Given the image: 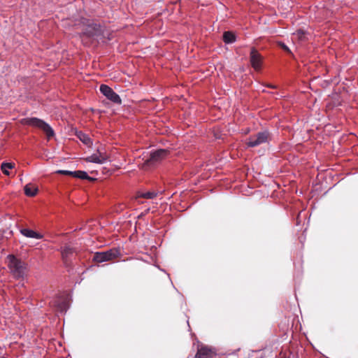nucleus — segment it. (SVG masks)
Segmentation results:
<instances>
[{"label": "nucleus", "mask_w": 358, "mask_h": 358, "mask_svg": "<svg viewBox=\"0 0 358 358\" xmlns=\"http://www.w3.org/2000/svg\"><path fill=\"white\" fill-rule=\"evenodd\" d=\"M8 267L10 271L16 279H23L26 277L28 268L27 264L13 255H8L7 257Z\"/></svg>", "instance_id": "f257e3e1"}, {"label": "nucleus", "mask_w": 358, "mask_h": 358, "mask_svg": "<svg viewBox=\"0 0 358 358\" xmlns=\"http://www.w3.org/2000/svg\"><path fill=\"white\" fill-rule=\"evenodd\" d=\"M80 36L83 42L85 43H88L87 40L99 41L104 38L103 30L100 24H89L85 27Z\"/></svg>", "instance_id": "f03ea898"}, {"label": "nucleus", "mask_w": 358, "mask_h": 358, "mask_svg": "<svg viewBox=\"0 0 358 358\" xmlns=\"http://www.w3.org/2000/svg\"><path fill=\"white\" fill-rule=\"evenodd\" d=\"M24 123L29 126L41 129L47 136L48 138L52 137L55 134L52 127L43 120L37 117L26 118L24 120Z\"/></svg>", "instance_id": "7ed1b4c3"}, {"label": "nucleus", "mask_w": 358, "mask_h": 358, "mask_svg": "<svg viewBox=\"0 0 358 358\" xmlns=\"http://www.w3.org/2000/svg\"><path fill=\"white\" fill-rule=\"evenodd\" d=\"M168 153L169 151L166 149H159L150 152L149 157L145 160L143 168L147 169L157 165L167 156Z\"/></svg>", "instance_id": "20e7f679"}, {"label": "nucleus", "mask_w": 358, "mask_h": 358, "mask_svg": "<svg viewBox=\"0 0 358 358\" xmlns=\"http://www.w3.org/2000/svg\"><path fill=\"white\" fill-rule=\"evenodd\" d=\"M271 139V135L268 130H264L250 136L247 142L250 148L259 146L263 143H268Z\"/></svg>", "instance_id": "39448f33"}, {"label": "nucleus", "mask_w": 358, "mask_h": 358, "mask_svg": "<svg viewBox=\"0 0 358 358\" xmlns=\"http://www.w3.org/2000/svg\"><path fill=\"white\" fill-rule=\"evenodd\" d=\"M120 255V251L117 248H112L105 252H96L92 258L94 262L102 263Z\"/></svg>", "instance_id": "423d86ee"}, {"label": "nucleus", "mask_w": 358, "mask_h": 358, "mask_svg": "<svg viewBox=\"0 0 358 358\" xmlns=\"http://www.w3.org/2000/svg\"><path fill=\"white\" fill-rule=\"evenodd\" d=\"M108 160V156L104 150L103 148H99L96 152L92 155L85 158L87 162H92L99 164L106 163Z\"/></svg>", "instance_id": "0eeeda50"}, {"label": "nucleus", "mask_w": 358, "mask_h": 358, "mask_svg": "<svg viewBox=\"0 0 358 358\" xmlns=\"http://www.w3.org/2000/svg\"><path fill=\"white\" fill-rule=\"evenodd\" d=\"M99 90L108 100L116 104H121L122 100L120 96L109 86L102 84Z\"/></svg>", "instance_id": "6e6552de"}, {"label": "nucleus", "mask_w": 358, "mask_h": 358, "mask_svg": "<svg viewBox=\"0 0 358 358\" xmlns=\"http://www.w3.org/2000/svg\"><path fill=\"white\" fill-rule=\"evenodd\" d=\"M50 303L53 306L56 307L57 310L60 313L66 312L69 308L67 297L65 296H57L52 299Z\"/></svg>", "instance_id": "1a4fd4ad"}, {"label": "nucleus", "mask_w": 358, "mask_h": 358, "mask_svg": "<svg viewBox=\"0 0 358 358\" xmlns=\"http://www.w3.org/2000/svg\"><path fill=\"white\" fill-rule=\"evenodd\" d=\"M262 56L255 48L250 50V63L252 66L256 70L259 71L262 66Z\"/></svg>", "instance_id": "9d476101"}, {"label": "nucleus", "mask_w": 358, "mask_h": 358, "mask_svg": "<svg viewBox=\"0 0 358 358\" xmlns=\"http://www.w3.org/2000/svg\"><path fill=\"white\" fill-rule=\"evenodd\" d=\"M62 259L66 264L71 259L76 252L75 250L69 245H64L60 249Z\"/></svg>", "instance_id": "9b49d317"}, {"label": "nucleus", "mask_w": 358, "mask_h": 358, "mask_svg": "<svg viewBox=\"0 0 358 358\" xmlns=\"http://www.w3.org/2000/svg\"><path fill=\"white\" fill-rule=\"evenodd\" d=\"M215 354L206 347L198 350L194 358H214Z\"/></svg>", "instance_id": "f8f14e48"}, {"label": "nucleus", "mask_w": 358, "mask_h": 358, "mask_svg": "<svg viewBox=\"0 0 358 358\" xmlns=\"http://www.w3.org/2000/svg\"><path fill=\"white\" fill-rule=\"evenodd\" d=\"M21 234L27 238H36V239H41L43 238V235L40 233H38L32 229L24 228L21 229L20 230Z\"/></svg>", "instance_id": "ddd939ff"}, {"label": "nucleus", "mask_w": 358, "mask_h": 358, "mask_svg": "<svg viewBox=\"0 0 358 358\" xmlns=\"http://www.w3.org/2000/svg\"><path fill=\"white\" fill-rule=\"evenodd\" d=\"M24 194L28 196H34L38 192V188L31 184H27L24 187Z\"/></svg>", "instance_id": "4468645a"}, {"label": "nucleus", "mask_w": 358, "mask_h": 358, "mask_svg": "<svg viewBox=\"0 0 358 358\" xmlns=\"http://www.w3.org/2000/svg\"><path fill=\"white\" fill-rule=\"evenodd\" d=\"M236 36L231 31H224L223 34V41L225 43H233L236 41Z\"/></svg>", "instance_id": "2eb2a0df"}, {"label": "nucleus", "mask_w": 358, "mask_h": 358, "mask_svg": "<svg viewBox=\"0 0 358 358\" xmlns=\"http://www.w3.org/2000/svg\"><path fill=\"white\" fill-rule=\"evenodd\" d=\"M77 136L85 145L90 146L92 144V140L87 134L79 131Z\"/></svg>", "instance_id": "dca6fc26"}, {"label": "nucleus", "mask_w": 358, "mask_h": 358, "mask_svg": "<svg viewBox=\"0 0 358 358\" xmlns=\"http://www.w3.org/2000/svg\"><path fill=\"white\" fill-rule=\"evenodd\" d=\"M74 178L80 179H85L88 180H94L95 179L88 176L87 173L84 171H74Z\"/></svg>", "instance_id": "f3484780"}, {"label": "nucleus", "mask_w": 358, "mask_h": 358, "mask_svg": "<svg viewBox=\"0 0 358 358\" xmlns=\"http://www.w3.org/2000/svg\"><path fill=\"white\" fill-rule=\"evenodd\" d=\"M14 167L15 164L13 163L9 162H3L1 165V169L2 172L6 176H9L10 174L8 170L13 169Z\"/></svg>", "instance_id": "a211bd4d"}, {"label": "nucleus", "mask_w": 358, "mask_h": 358, "mask_svg": "<svg viewBox=\"0 0 358 358\" xmlns=\"http://www.w3.org/2000/svg\"><path fill=\"white\" fill-rule=\"evenodd\" d=\"M157 194L158 193L156 192H146L139 193L138 196L148 199H152L155 198L157 196Z\"/></svg>", "instance_id": "6ab92c4d"}, {"label": "nucleus", "mask_w": 358, "mask_h": 358, "mask_svg": "<svg viewBox=\"0 0 358 358\" xmlns=\"http://www.w3.org/2000/svg\"><path fill=\"white\" fill-rule=\"evenodd\" d=\"M57 173L62 175L72 176L73 177L74 176V171H71L58 170Z\"/></svg>", "instance_id": "aec40b11"}, {"label": "nucleus", "mask_w": 358, "mask_h": 358, "mask_svg": "<svg viewBox=\"0 0 358 358\" xmlns=\"http://www.w3.org/2000/svg\"><path fill=\"white\" fill-rule=\"evenodd\" d=\"M281 47H282V48L285 51H286V52H291V51H290L289 48H288L285 44H284V43H283V44H282V45H281Z\"/></svg>", "instance_id": "412c9836"}, {"label": "nucleus", "mask_w": 358, "mask_h": 358, "mask_svg": "<svg viewBox=\"0 0 358 358\" xmlns=\"http://www.w3.org/2000/svg\"><path fill=\"white\" fill-rule=\"evenodd\" d=\"M303 34H304V32L302 30L297 31V34L299 35V37H301Z\"/></svg>", "instance_id": "4be33fe9"}, {"label": "nucleus", "mask_w": 358, "mask_h": 358, "mask_svg": "<svg viewBox=\"0 0 358 358\" xmlns=\"http://www.w3.org/2000/svg\"><path fill=\"white\" fill-rule=\"evenodd\" d=\"M268 86L269 87H271V88H275V86H273V85H268Z\"/></svg>", "instance_id": "5701e85b"}, {"label": "nucleus", "mask_w": 358, "mask_h": 358, "mask_svg": "<svg viewBox=\"0 0 358 358\" xmlns=\"http://www.w3.org/2000/svg\"><path fill=\"white\" fill-rule=\"evenodd\" d=\"M0 358H5V357H0Z\"/></svg>", "instance_id": "b1692460"}]
</instances>
